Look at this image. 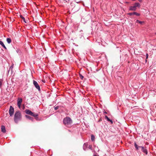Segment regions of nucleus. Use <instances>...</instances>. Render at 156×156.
Returning a JSON list of instances; mask_svg holds the SVG:
<instances>
[{
    "mask_svg": "<svg viewBox=\"0 0 156 156\" xmlns=\"http://www.w3.org/2000/svg\"><path fill=\"white\" fill-rule=\"evenodd\" d=\"M33 84L34 85L35 87L38 90H39V91L40 90H41L40 87L39 85H38V83L36 81H35V80H33Z\"/></svg>",
    "mask_w": 156,
    "mask_h": 156,
    "instance_id": "obj_5",
    "label": "nucleus"
},
{
    "mask_svg": "<svg viewBox=\"0 0 156 156\" xmlns=\"http://www.w3.org/2000/svg\"><path fill=\"white\" fill-rule=\"evenodd\" d=\"M14 108L12 107V106H11L9 110V114L10 116H12L14 113Z\"/></svg>",
    "mask_w": 156,
    "mask_h": 156,
    "instance_id": "obj_4",
    "label": "nucleus"
},
{
    "mask_svg": "<svg viewBox=\"0 0 156 156\" xmlns=\"http://www.w3.org/2000/svg\"><path fill=\"white\" fill-rule=\"evenodd\" d=\"M13 68V66H11L9 68V70H12Z\"/></svg>",
    "mask_w": 156,
    "mask_h": 156,
    "instance_id": "obj_23",
    "label": "nucleus"
},
{
    "mask_svg": "<svg viewBox=\"0 0 156 156\" xmlns=\"http://www.w3.org/2000/svg\"><path fill=\"white\" fill-rule=\"evenodd\" d=\"M6 41L8 43L10 44L12 40L10 38H8L6 39Z\"/></svg>",
    "mask_w": 156,
    "mask_h": 156,
    "instance_id": "obj_15",
    "label": "nucleus"
},
{
    "mask_svg": "<svg viewBox=\"0 0 156 156\" xmlns=\"http://www.w3.org/2000/svg\"><path fill=\"white\" fill-rule=\"evenodd\" d=\"M25 112L27 114L30 115H32V114H33V112L28 109H26L25 110Z\"/></svg>",
    "mask_w": 156,
    "mask_h": 156,
    "instance_id": "obj_8",
    "label": "nucleus"
},
{
    "mask_svg": "<svg viewBox=\"0 0 156 156\" xmlns=\"http://www.w3.org/2000/svg\"><path fill=\"white\" fill-rule=\"evenodd\" d=\"M140 2H141L142 1V0H138Z\"/></svg>",
    "mask_w": 156,
    "mask_h": 156,
    "instance_id": "obj_29",
    "label": "nucleus"
},
{
    "mask_svg": "<svg viewBox=\"0 0 156 156\" xmlns=\"http://www.w3.org/2000/svg\"><path fill=\"white\" fill-rule=\"evenodd\" d=\"M105 118L106 119H107L108 121L110 119L106 115L105 116Z\"/></svg>",
    "mask_w": 156,
    "mask_h": 156,
    "instance_id": "obj_22",
    "label": "nucleus"
},
{
    "mask_svg": "<svg viewBox=\"0 0 156 156\" xmlns=\"http://www.w3.org/2000/svg\"><path fill=\"white\" fill-rule=\"evenodd\" d=\"M108 121H110V122H111L112 124L113 123V121L112 120H111L110 119H109V120Z\"/></svg>",
    "mask_w": 156,
    "mask_h": 156,
    "instance_id": "obj_26",
    "label": "nucleus"
},
{
    "mask_svg": "<svg viewBox=\"0 0 156 156\" xmlns=\"http://www.w3.org/2000/svg\"><path fill=\"white\" fill-rule=\"evenodd\" d=\"M144 23V21H139V23L140 24H141Z\"/></svg>",
    "mask_w": 156,
    "mask_h": 156,
    "instance_id": "obj_24",
    "label": "nucleus"
},
{
    "mask_svg": "<svg viewBox=\"0 0 156 156\" xmlns=\"http://www.w3.org/2000/svg\"><path fill=\"white\" fill-rule=\"evenodd\" d=\"M88 148L89 149L92 150V146L91 145H90L89 147H88Z\"/></svg>",
    "mask_w": 156,
    "mask_h": 156,
    "instance_id": "obj_20",
    "label": "nucleus"
},
{
    "mask_svg": "<svg viewBox=\"0 0 156 156\" xmlns=\"http://www.w3.org/2000/svg\"><path fill=\"white\" fill-rule=\"evenodd\" d=\"M20 18H21L23 20V21L24 22H25V23H26L25 18L22 15H20Z\"/></svg>",
    "mask_w": 156,
    "mask_h": 156,
    "instance_id": "obj_16",
    "label": "nucleus"
},
{
    "mask_svg": "<svg viewBox=\"0 0 156 156\" xmlns=\"http://www.w3.org/2000/svg\"><path fill=\"white\" fill-rule=\"evenodd\" d=\"M91 139L92 141H94V140L95 139V136H94V135H91Z\"/></svg>",
    "mask_w": 156,
    "mask_h": 156,
    "instance_id": "obj_17",
    "label": "nucleus"
},
{
    "mask_svg": "<svg viewBox=\"0 0 156 156\" xmlns=\"http://www.w3.org/2000/svg\"><path fill=\"white\" fill-rule=\"evenodd\" d=\"M139 20H137L136 21V23H139Z\"/></svg>",
    "mask_w": 156,
    "mask_h": 156,
    "instance_id": "obj_28",
    "label": "nucleus"
},
{
    "mask_svg": "<svg viewBox=\"0 0 156 156\" xmlns=\"http://www.w3.org/2000/svg\"><path fill=\"white\" fill-rule=\"evenodd\" d=\"M26 117L27 118L31 120L32 121H33L34 119L33 117H31L28 115H26Z\"/></svg>",
    "mask_w": 156,
    "mask_h": 156,
    "instance_id": "obj_14",
    "label": "nucleus"
},
{
    "mask_svg": "<svg viewBox=\"0 0 156 156\" xmlns=\"http://www.w3.org/2000/svg\"><path fill=\"white\" fill-rule=\"evenodd\" d=\"M133 6L134 7H135V8H136L137 7H138V8H140V4L138 2H136L134 3V4Z\"/></svg>",
    "mask_w": 156,
    "mask_h": 156,
    "instance_id": "obj_11",
    "label": "nucleus"
},
{
    "mask_svg": "<svg viewBox=\"0 0 156 156\" xmlns=\"http://www.w3.org/2000/svg\"><path fill=\"white\" fill-rule=\"evenodd\" d=\"M21 118V114L19 111H16L15 113L14 120L15 122L17 123L18 121L20 120Z\"/></svg>",
    "mask_w": 156,
    "mask_h": 156,
    "instance_id": "obj_2",
    "label": "nucleus"
},
{
    "mask_svg": "<svg viewBox=\"0 0 156 156\" xmlns=\"http://www.w3.org/2000/svg\"><path fill=\"white\" fill-rule=\"evenodd\" d=\"M2 80H0V87L2 85Z\"/></svg>",
    "mask_w": 156,
    "mask_h": 156,
    "instance_id": "obj_21",
    "label": "nucleus"
},
{
    "mask_svg": "<svg viewBox=\"0 0 156 156\" xmlns=\"http://www.w3.org/2000/svg\"><path fill=\"white\" fill-rule=\"evenodd\" d=\"M129 9L130 11H135L136 9V8H135V7L133 6H130L129 7Z\"/></svg>",
    "mask_w": 156,
    "mask_h": 156,
    "instance_id": "obj_9",
    "label": "nucleus"
},
{
    "mask_svg": "<svg viewBox=\"0 0 156 156\" xmlns=\"http://www.w3.org/2000/svg\"><path fill=\"white\" fill-rule=\"evenodd\" d=\"M134 146L135 147L136 150V151H138L139 150V148H141V151L143 153H144L146 155L147 154L148 151L146 147L139 146L136 144V142L134 143Z\"/></svg>",
    "mask_w": 156,
    "mask_h": 156,
    "instance_id": "obj_3",
    "label": "nucleus"
},
{
    "mask_svg": "<svg viewBox=\"0 0 156 156\" xmlns=\"http://www.w3.org/2000/svg\"><path fill=\"white\" fill-rule=\"evenodd\" d=\"M80 77L81 79H83V76L81 75H80Z\"/></svg>",
    "mask_w": 156,
    "mask_h": 156,
    "instance_id": "obj_25",
    "label": "nucleus"
},
{
    "mask_svg": "<svg viewBox=\"0 0 156 156\" xmlns=\"http://www.w3.org/2000/svg\"><path fill=\"white\" fill-rule=\"evenodd\" d=\"M22 101V99L21 98H18L17 100V105L18 107L20 108Z\"/></svg>",
    "mask_w": 156,
    "mask_h": 156,
    "instance_id": "obj_6",
    "label": "nucleus"
},
{
    "mask_svg": "<svg viewBox=\"0 0 156 156\" xmlns=\"http://www.w3.org/2000/svg\"><path fill=\"white\" fill-rule=\"evenodd\" d=\"M104 113H105V114H107V113L106 112H104Z\"/></svg>",
    "mask_w": 156,
    "mask_h": 156,
    "instance_id": "obj_30",
    "label": "nucleus"
},
{
    "mask_svg": "<svg viewBox=\"0 0 156 156\" xmlns=\"http://www.w3.org/2000/svg\"><path fill=\"white\" fill-rule=\"evenodd\" d=\"M31 115L34 117H36L38 115L37 114H34L33 113V114H32V115Z\"/></svg>",
    "mask_w": 156,
    "mask_h": 156,
    "instance_id": "obj_19",
    "label": "nucleus"
},
{
    "mask_svg": "<svg viewBox=\"0 0 156 156\" xmlns=\"http://www.w3.org/2000/svg\"><path fill=\"white\" fill-rule=\"evenodd\" d=\"M146 59H147L148 58V54L147 53L146 54Z\"/></svg>",
    "mask_w": 156,
    "mask_h": 156,
    "instance_id": "obj_27",
    "label": "nucleus"
},
{
    "mask_svg": "<svg viewBox=\"0 0 156 156\" xmlns=\"http://www.w3.org/2000/svg\"><path fill=\"white\" fill-rule=\"evenodd\" d=\"M59 107H60V106H57L55 107H54V109L55 110H57V109H58L59 108Z\"/></svg>",
    "mask_w": 156,
    "mask_h": 156,
    "instance_id": "obj_18",
    "label": "nucleus"
},
{
    "mask_svg": "<svg viewBox=\"0 0 156 156\" xmlns=\"http://www.w3.org/2000/svg\"><path fill=\"white\" fill-rule=\"evenodd\" d=\"M88 146V143H85L83 145V149L84 151H86V148H87V147Z\"/></svg>",
    "mask_w": 156,
    "mask_h": 156,
    "instance_id": "obj_10",
    "label": "nucleus"
},
{
    "mask_svg": "<svg viewBox=\"0 0 156 156\" xmlns=\"http://www.w3.org/2000/svg\"><path fill=\"white\" fill-rule=\"evenodd\" d=\"M63 123L66 126L69 127L71 126L72 121L70 118L67 117L63 119Z\"/></svg>",
    "mask_w": 156,
    "mask_h": 156,
    "instance_id": "obj_1",
    "label": "nucleus"
},
{
    "mask_svg": "<svg viewBox=\"0 0 156 156\" xmlns=\"http://www.w3.org/2000/svg\"><path fill=\"white\" fill-rule=\"evenodd\" d=\"M128 15L130 16H131L133 15H135L137 16H140V14L136 12H129L128 13Z\"/></svg>",
    "mask_w": 156,
    "mask_h": 156,
    "instance_id": "obj_7",
    "label": "nucleus"
},
{
    "mask_svg": "<svg viewBox=\"0 0 156 156\" xmlns=\"http://www.w3.org/2000/svg\"><path fill=\"white\" fill-rule=\"evenodd\" d=\"M0 44L5 49H6V47L5 46V45L2 41H0Z\"/></svg>",
    "mask_w": 156,
    "mask_h": 156,
    "instance_id": "obj_13",
    "label": "nucleus"
},
{
    "mask_svg": "<svg viewBox=\"0 0 156 156\" xmlns=\"http://www.w3.org/2000/svg\"><path fill=\"white\" fill-rule=\"evenodd\" d=\"M155 34L156 35V33H155Z\"/></svg>",
    "mask_w": 156,
    "mask_h": 156,
    "instance_id": "obj_31",
    "label": "nucleus"
},
{
    "mask_svg": "<svg viewBox=\"0 0 156 156\" xmlns=\"http://www.w3.org/2000/svg\"><path fill=\"white\" fill-rule=\"evenodd\" d=\"M1 130L2 132L3 133H5L6 132V130L4 126H1Z\"/></svg>",
    "mask_w": 156,
    "mask_h": 156,
    "instance_id": "obj_12",
    "label": "nucleus"
}]
</instances>
